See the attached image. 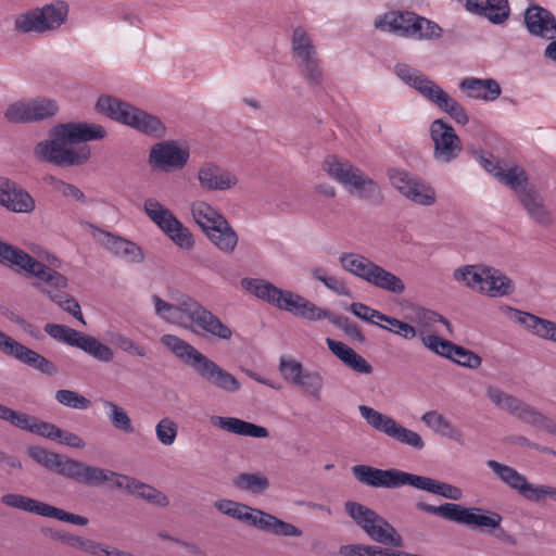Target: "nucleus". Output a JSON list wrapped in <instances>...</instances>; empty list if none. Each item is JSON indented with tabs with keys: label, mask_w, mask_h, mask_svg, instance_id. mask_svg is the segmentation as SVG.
Returning <instances> with one entry per match:
<instances>
[{
	"label": "nucleus",
	"mask_w": 556,
	"mask_h": 556,
	"mask_svg": "<svg viewBox=\"0 0 556 556\" xmlns=\"http://www.w3.org/2000/svg\"><path fill=\"white\" fill-rule=\"evenodd\" d=\"M31 253L35 256L0 238V263L36 278L33 285L35 288L86 325L79 303L63 292L68 286V279L59 271L62 261L40 248H33Z\"/></svg>",
	"instance_id": "nucleus-1"
},
{
	"label": "nucleus",
	"mask_w": 556,
	"mask_h": 556,
	"mask_svg": "<svg viewBox=\"0 0 556 556\" xmlns=\"http://www.w3.org/2000/svg\"><path fill=\"white\" fill-rule=\"evenodd\" d=\"M106 129L97 123H66L54 126L47 139L34 147V156L41 162L56 166H77L86 163L90 156L87 141L102 140Z\"/></svg>",
	"instance_id": "nucleus-2"
},
{
	"label": "nucleus",
	"mask_w": 556,
	"mask_h": 556,
	"mask_svg": "<svg viewBox=\"0 0 556 556\" xmlns=\"http://www.w3.org/2000/svg\"><path fill=\"white\" fill-rule=\"evenodd\" d=\"M151 302L154 314L168 324L193 333L202 332L222 341H229L232 338L233 332L229 326L198 300L187 294L180 295L173 303L154 294Z\"/></svg>",
	"instance_id": "nucleus-3"
},
{
	"label": "nucleus",
	"mask_w": 556,
	"mask_h": 556,
	"mask_svg": "<svg viewBox=\"0 0 556 556\" xmlns=\"http://www.w3.org/2000/svg\"><path fill=\"white\" fill-rule=\"evenodd\" d=\"M161 343L182 363L191 367L206 383L225 393L241 390V382L228 370L175 334H164Z\"/></svg>",
	"instance_id": "nucleus-4"
},
{
	"label": "nucleus",
	"mask_w": 556,
	"mask_h": 556,
	"mask_svg": "<svg viewBox=\"0 0 556 556\" xmlns=\"http://www.w3.org/2000/svg\"><path fill=\"white\" fill-rule=\"evenodd\" d=\"M240 285L243 290L255 298L301 318L316 321L329 316L327 309L317 306L298 293L279 289L265 279L243 278Z\"/></svg>",
	"instance_id": "nucleus-5"
},
{
	"label": "nucleus",
	"mask_w": 556,
	"mask_h": 556,
	"mask_svg": "<svg viewBox=\"0 0 556 556\" xmlns=\"http://www.w3.org/2000/svg\"><path fill=\"white\" fill-rule=\"evenodd\" d=\"M240 285L243 290L255 298L301 318L316 321L329 316L327 309L317 306L298 293L279 289L265 279L243 278Z\"/></svg>",
	"instance_id": "nucleus-6"
},
{
	"label": "nucleus",
	"mask_w": 556,
	"mask_h": 556,
	"mask_svg": "<svg viewBox=\"0 0 556 556\" xmlns=\"http://www.w3.org/2000/svg\"><path fill=\"white\" fill-rule=\"evenodd\" d=\"M394 72L402 81L416 89L426 100L450 115L457 124H468L469 116L466 109L432 79L407 64L395 65Z\"/></svg>",
	"instance_id": "nucleus-7"
},
{
	"label": "nucleus",
	"mask_w": 556,
	"mask_h": 556,
	"mask_svg": "<svg viewBox=\"0 0 556 556\" xmlns=\"http://www.w3.org/2000/svg\"><path fill=\"white\" fill-rule=\"evenodd\" d=\"M338 260L340 266L346 273L378 289L396 295L405 292V283L399 276L376 264L363 254L343 252L339 255Z\"/></svg>",
	"instance_id": "nucleus-8"
},
{
	"label": "nucleus",
	"mask_w": 556,
	"mask_h": 556,
	"mask_svg": "<svg viewBox=\"0 0 556 556\" xmlns=\"http://www.w3.org/2000/svg\"><path fill=\"white\" fill-rule=\"evenodd\" d=\"M68 13V4L63 0L28 9L15 15L14 30L24 35H51L67 22Z\"/></svg>",
	"instance_id": "nucleus-9"
},
{
	"label": "nucleus",
	"mask_w": 556,
	"mask_h": 556,
	"mask_svg": "<svg viewBox=\"0 0 556 556\" xmlns=\"http://www.w3.org/2000/svg\"><path fill=\"white\" fill-rule=\"evenodd\" d=\"M323 170L354 197L375 200L380 197V188L376 181L365 175L350 161L328 155L321 163Z\"/></svg>",
	"instance_id": "nucleus-10"
},
{
	"label": "nucleus",
	"mask_w": 556,
	"mask_h": 556,
	"mask_svg": "<svg viewBox=\"0 0 556 556\" xmlns=\"http://www.w3.org/2000/svg\"><path fill=\"white\" fill-rule=\"evenodd\" d=\"M344 509L355 525L374 542L394 547L403 546L402 535L374 509L353 501L346 502Z\"/></svg>",
	"instance_id": "nucleus-11"
},
{
	"label": "nucleus",
	"mask_w": 556,
	"mask_h": 556,
	"mask_svg": "<svg viewBox=\"0 0 556 556\" xmlns=\"http://www.w3.org/2000/svg\"><path fill=\"white\" fill-rule=\"evenodd\" d=\"M417 508L446 520L468 527L496 529L502 523V516L496 511L483 510L479 507H465L455 503H444L433 506L427 503H417Z\"/></svg>",
	"instance_id": "nucleus-12"
},
{
	"label": "nucleus",
	"mask_w": 556,
	"mask_h": 556,
	"mask_svg": "<svg viewBox=\"0 0 556 556\" xmlns=\"http://www.w3.org/2000/svg\"><path fill=\"white\" fill-rule=\"evenodd\" d=\"M486 466L509 489L516 491L521 497L531 503L556 502V486L544 483H532L528 478L511 466L490 459Z\"/></svg>",
	"instance_id": "nucleus-13"
},
{
	"label": "nucleus",
	"mask_w": 556,
	"mask_h": 556,
	"mask_svg": "<svg viewBox=\"0 0 556 556\" xmlns=\"http://www.w3.org/2000/svg\"><path fill=\"white\" fill-rule=\"evenodd\" d=\"M147 216L181 250L190 251L195 245V239L176 215L155 198L143 202Z\"/></svg>",
	"instance_id": "nucleus-14"
},
{
	"label": "nucleus",
	"mask_w": 556,
	"mask_h": 556,
	"mask_svg": "<svg viewBox=\"0 0 556 556\" xmlns=\"http://www.w3.org/2000/svg\"><path fill=\"white\" fill-rule=\"evenodd\" d=\"M358 412L370 428L386 434L395 442L417 451L425 447V441L418 432L404 427L393 417L367 405H359Z\"/></svg>",
	"instance_id": "nucleus-15"
},
{
	"label": "nucleus",
	"mask_w": 556,
	"mask_h": 556,
	"mask_svg": "<svg viewBox=\"0 0 556 556\" xmlns=\"http://www.w3.org/2000/svg\"><path fill=\"white\" fill-rule=\"evenodd\" d=\"M45 332L59 342L80 349L98 362L111 363L115 358V352L111 346L68 326L47 324Z\"/></svg>",
	"instance_id": "nucleus-16"
},
{
	"label": "nucleus",
	"mask_w": 556,
	"mask_h": 556,
	"mask_svg": "<svg viewBox=\"0 0 556 556\" xmlns=\"http://www.w3.org/2000/svg\"><path fill=\"white\" fill-rule=\"evenodd\" d=\"M191 156L190 147L181 140H162L151 146L149 166L159 173H174L184 169Z\"/></svg>",
	"instance_id": "nucleus-17"
},
{
	"label": "nucleus",
	"mask_w": 556,
	"mask_h": 556,
	"mask_svg": "<svg viewBox=\"0 0 556 556\" xmlns=\"http://www.w3.org/2000/svg\"><path fill=\"white\" fill-rule=\"evenodd\" d=\"M291 53L302 76L313 85L320 83L323 72L317 56V49L308 31L298 26L291 36Z\"/></svg>",
	"instance_id": "nucleus-18"
},
{
	"label": "nucleus",
	"mask_w": 556,
	"mask_h": 556,
	"mask_svg": "<svg viewBox=\"0 0 556 556\" xmlns=\"http://www.w3.org/2000/svg\"><path fill=\"white\" fill-rule=\"evenodd\" d=\"M59 112L56 100L47 97L25 98L11 102L3 112L13 124L36 123L53 117Z\"/></svg>",
	"instance_id": "nucleus-19"
},
{
	"label": "nucleus",
	"mask_w": 556,
	"mask_h": 556,
	"mask_svg": "<svg viewBox=\"0 0 556 556\" xmlns=\"http://www.w3.org/2000/svg\"><path fill=\"white\" fill-rule=\"evenodd\" d=\"M279 371L287 382L299 388L305 396L317 402L321 400L325 378L319 371L305 369L301 362L290 356L280 357Z\"/></svg>",
	"instance_id": "nucleus-20"
},
{
	"label": "nucleus",
	"mask_w": 556,
	"mask_h": 556,
	"mask_svg": "<svg viewBox=\"0 0 556 556\" xmlns=\"http://www.w3.org/2000/svg\"><path fill=\"white\" fill-rule=\"evenodd\" d=\"M388 176L392 187L413 204L429 207L437 203L435 189L417 175L392 168L388 172Z\"/></svg>",
	"instance_id": "nucleus-21"
},
{
	"label": "nucleus",
	"mask_w": 556,
	"mask_h": 556,
	"mask_svg": "<svg viewBox=\"0 0 556 556\" xmlns=\"http://www.w3.org/2000/svg\"><path fill=\"white\" fill-rule=\"evenodd\" d=\"M230 517L278 536L300 538L303 535V531L294 525L242 503L235 502Z\"/></svg>",
	"instance_id": "nucleus-22"
},
{
	"label": "nucleus",
	"mask_w": 556,
	"mask_h": 556,
	"mask_svg": "<svg viewBox=\"0 0 556 556\" xmlns=\"http://www.w3.org/2000/svg\"><path fill=\"white\" fill-rule=\"evenodd\" d=\"M86 227L96 242L121 261L132 265L144 262V252L134 241L100 229L92 224H87Z\"/></svg>",
	"instance_id": "nucleus-23"
},
{
	"label": "nucleus",
	"mask_w": 556,
	"mask_h": 556,
	"mask_svg": "<svg viewBox=\"0 0 556 556\" xmlns=\"http://www.w3.org/2000/svg\"><path fill=\"white\" fill-rule=\"evenodd\" d=\"M430 137L433 143V159L440 164H448L456 160L463 150L460 138L443 119H434L431 123Z\"/></svg>",
	"instance_id": "nucleus-24"
},
{
	"label": "nucleus",
	"mask_w": 556,
	"mask_h": 556,
	"mask_svg": "<svg viewBox=\"0 0 556 556\" xmlns=\"http://www.w3.org/2000/svg\"><path fill=\"white\" fill-rule=\"evenodd\" d=\"M353 476L371 488L399 489L410 484L412 473L400 469H379L367 465L352 467Z\"/></svg>",
	"instance_id": "nucleus-25"
},
{
	"label": "nucleus",
	"mask_w": 556,
	"mask_h": 556,
	"mask_svg": "<svg viewBox=\"0 0 556 556\" xmlns=\"http://www.w3.org/2000/svg\"><path fill=\"white\" fill-rule=\"evenodd\" d=\"M197 180L200 188L206 192L228 191L237 188L240 182L237 174L214 161H205L200 164Z\"/></svg>",
	"instance_id": "nucleus-26"
},
{
	"label": "nucleus",
	"mask_w": 556,
	"mask_h": 556,
	"mask_svg": "<svg viewBox=\"0 0 556 556\" xmlns=\"http://www.w3.org/2000/svg\"><path fill=\"white\" fill-rule=\"evenodd\" d=\"M0 351L23 364L31 366L42 374L55 375L56 366L39 353L28 349L0 330Z\"/></svg>",
	"instance_id": "nucleus-27"
},
{
	"label": "nucleus",
	"mask_w": 556,
	"mask_h": 556,
	"mask_svg": "<svg viewBox=\"0 0 556 556\" xmlns=\"http://www.w3.org/2000/svg\"><path fill=\"white\" fill-rule=\"evenodd\" d=\"M425 348L466 368L477 369L482 364L478 354L443 338H426Z\"/></svg>",
	"instance_id": "nucleus-28"
},
{
	"label": "nucleus",
	"mask_w": 556,
	"mask_h": 556,
	"mask_svg": "<svg viewBox=\"0 0 556 556\" xmlns=\"http://www.w3.org/2000/svg\"><path fill=\"white\" fill-rule=\"evenodd\" d=\"M0 205L10 212L21 214H30L36 208L31 194L7 177H0Z\"/></svg>",
	"instance_id": "nucleus-29"
},
{
	"label": "nucleus",
	"mask_w": 556,
	"mask_h": 556,
	"mask_svg": "<svg viewBox=\"0 0 556 556\" xmlns=\"http://www.w3.org/2000/svg\"><path fill=\"white\" fill-rule=\"evenodd\" d=\"M526 29L531 36L552 40L556 38V17L547 9L539 5H529L523 14Z\"/></svg>",
	"instance_id": "nucleus-30"
},
{
	"label": "nucleus",
	"mask_w": 556,
	"mask_h": 556,
	"mask_svg": "<svg viewBox=\"0 0 556 556\" xmlns=\"http://www.w3.org/2000/svg\"><path fill=\"white\" fill-rule=\"evenodd\" d=\"M122 125L153 138H163L167 134V128L159 116L130 103L125 112Z\"/></svg>",
	"instance_id": "nucleus-31"
},
{
	"label": "nucleus",
	"mask_w": 556,
	"mask_h": 556,
	"mask_svg": "<svg viewBox=\"0 0 556 556\" xmlns=\"http://www.w3.org/2000/svg\"><path fill=\"white\" fill-rule=\"evenodd\" d=\"M503 311L513 323L523 327L532 334L543 340L556 342V323L511 306H504Z\"/></svg>",
	"instance_id": "nucleus-32"
},
{
	"label": "nucleus",
	"mask_w": 556,
	"mask_h": 556,
	"mask_svg": "<svg viewBox=\"0 0 556 556\" xmlns=\"http://www.w3.org/2000/svg\"><path fill=\"white\" fill-rule=\"evenodd\" d=\"M65 477L77 480L88 485H101L104 483H113L116 485L118 475L109 469L90 466L86 463L71 459L68 468H65Z\"/></svg>",
	"instance_id": "nucleus-33"
},
{
	"label": "nucleus",
	"mask_w": 556,
	"mask_h": 556,
	"mask_svg": "<svg viewBox=\"0 0 556 556\" xmlns=\"http://www.w3.org/2000/svg\"><path fill=\"white\" fill-rule=\"evenodd\" d=\"M0 419L21 430L29 431L41 437H52L59 432L55 425L42 421L35 416L14 410L2 404H0Z\"/></svg>",
	"instance_id": "nucleus-34"
},
{
	"label": "nucleus",
	"mask_w": 556,
	"mask_h": 556,
	"mask_svg": "<svg viewBox=\"0 0 556 556\" xmlns=\"http://www.w3.org/2000/svg\"><path fill=\"white\" fill-rule=\"evenodd\" d=\"M458 88L467 99L484 102H493L502 93L500 84L493 78L465 77Z\"/></svg>",
	"instance_id": "nucleus-35"
},
{
	"label": "nucleus",
	"mask_w": 556,
	"mask_h": 556,
	"mask_svg": "<svg viewBox=\"0 0 556 556\" xmlns=\"http://www.w3.org/2000/svg\"><path fill=\"white\" fill-rule=\"evenodd\" d=\"M485 396L495 408L514 416L520 422L530 406L521 399L494 384L485 387Z\"/></svg>",
	"instance_id": "nucleus-36"
},
{
	"label": "nucleus",
	"mask_w": 556,
	"mask_h": 556,
	"mask_svg": "<svg viewBox=\"0 0 556 556\" xmlns=\"http://www.w3.org/2000/svg\"><path fill=\"white\" fill-rule=\"evenodd\" d=\"M415 13L409 11H388L378 15L374 22L377 29L409 38Z\"/></svg>",
	"instance_id": "nucleus-37"
},
{
	"label": "nucleus",
	"mask_w": 556,
	"mask_h": 556,
	"mask_svg": "<svg viewBox=\"0 0 556 556\" xmlns=\"http://www.w3.org/2000/svg\"><path fill=\"white\" fill-rule=\"evenodd\" d=\"M210 421L215 428L241 437L264 439L269 435L265 427L237 417L212 416Z\"/></svg>",
	"instance_id": "nucleus-38"
},
{
	"label": "nucleus",
	"mask_w": 556,
	"mask_h": 556,
	"mask_svg": "<svg viewBox=\"0 0 556 556\" xmlns=\"http://www.w3.org/2000/svg\"><path fill=\"white\" fill-rule=\"evenodd\" d=\"M518 200L535 224L542 227H548L553 224L552 213L545 205L544 199L534 187L521 193Z\"/></svg>",
	"instance_id": "nucleus-39"
},
{
	"label": "nucleus",
	"mask_w": 556,
	"mask_h": 556,
	"mask_svg": "<svg viewBox=\"0 0 556 556\" xmlns=\"http://www.w3.org/2000/svg\"><path fill=\"white\" fill-rule=\"evenodd\" d=\"M409 485L454 502L462 501L464 498V492L460 488L425 476L412 473Z\"/></svg>",
	"instance_id": "nucleus-40"
},
{
	"label": "nucleus",
	"mask_w": 556,
	"mask_h": 556,
	"mask_svg": "<svg viewBox=\"0 0 556 556\" xmlns=\"http://www.w3.org/2000/svg\"><path fill=\"white\" fill-rule=\"evenodd\" d=\"M516 290L514 280L498 268L489 266L481 294L489 298H505Z\"/></svg>",
	"instance_id": "nucleus-41"
},
{
	"label": "nucleus",
	"mask_w": 556,
	"mask_h": 556,
	"mask_svg": "<svg viewBox=\"0 0 556 556\" xmlns=\"http://www.w3.org/2000/svg\"><path fill=\"white\" fill-rule=\"evenodd\" d=\"M416 318L417 326L415 328L417 329V337L424 346L426 338H441L439 336V325H443L446 328L448 334L453 333V327L451 323L435 312L419 309Z\"/></svg>",
	"instance_id": "nucleus-42"
},
{
	"label": "nucleus",
	"mask_w": 556,
	"mask_h": 556,
	"mask_svg": "<svg viewBox=\"0 0 556 556\" xmlns=\"http://www.w3.org/2000/svg\"><path fill=\"white\" fill-rule=\"evenodd\" d=\"M204 235L217 250L227 255L232 254L239 243V236L227 218Z\"/></svg>",
	"instance_id": "nucleus-43"
},
{
	"label": "nucleus",
	"mask_w": 556,
	"mask_h": 556,
	"mask_svg": "<svg viewBox=\"0 0 556 556\" xmlns=\"http://www.w3.org/2000/svg\"><path fill=\"white\" fill-rule=\"evenodd\" d=\"M124 480L125 482H117L116 486L125 488L131 495L154 506L166 507L169 505L168 496L154 486L127 477H124Z\"/></svg>",
	"instance_id": "nucleus-44"
},
{
	"label": "nucleus",
	"mask_w": 556,
	"mask_h": 556,
	"mask_svg": "<svg viewBox=\"0 0 556 556\" xmlns=\"http://www.w3.org/2000/svg\"><path fill=\"white\" fill-rule=\"evenodd\" d=\"M489 266L482 264L462 265L454 269L453 279L460 286L481 294Z\"/></svg>",
	"instance_id": "nucleus-45"
},
{
	"label": "nucleus",
	"mask_w": 556,
	"mask_h": 556,
	"mask_svg": "<svg viewBox=\"0 0 556 556\" xmlns=\"http://www.w3.org/2000/svg\"><path fill=\"white\" fill-rule=\"evenodd\" d=\"M190 211L193 222L200 227L203 233L226 219L216 207L204 200L193 201L190 205Z\"/></svg>",
	"instance_id": "nucleus-46"
},
{
	"label": "nucleus",
	"mask_w": 556,
	"mask_h": 556,
	"mask_svg": "<svg viewBox=\"0 0 556 556\" xmlns=\"http://www.w3.org/2000/svg\"><path fill=\"white\" fill-rule=\"evenodd\" d=\"M421 421L437 434L458 443L463 442V435L460 431L454 427L448 419H446L437 410L426 412L421 416Z\"/></svg>",
	"instance_id": "nucleus-47"
},
{
	"label": "nucleus",
	"mask_w": 556,
	"mask_h": 556,
	"mask_svg": "<svg viewBox=\"0 0 556 556\" xmlns=\"http://www.w3.org/2000/svg\"><path fill=\"white\" fill-rule=\"evenodd\" d=\"M497 180L514 190L518 199L521 193L529 191L533 187L529 184L528 176L523 168L507 163H505Z\"/></svg>",
	"instance_id": "nucleus-48"
},
{
	"label": "nucleus",
	"mask_w": 556,
	"mask_h": 556,
	"mask_svg": "<svg viewBox=\"0 0 556 556\" xmlns=\"http://www.w3.org/2000/svg\"><path fill=\"white\" fill-rule=\"evenodd\" d=\"M27 454L36 463L65 477V468H68L71 458L50 452L41 446H29Z\"/></svg>",
	"instance_id": "nucleus-49"
},
{
	"label": "nucleus",
	"mask_w": 556,
	"mask_h": 556,
	"mask_svg": "<svg viewBox=\"0 0 556 556\" xmlns=\"http://www.w3.org/2000/svg\"><path fill=\"white\" fill-rule=\"evenodd\" d=\"M1 503L8 507L45 517L48 504L22 494L7 493L1 496Z\"/></svg>",
	"instance_id": "nucleus-50"
},
{
	"label": "nucleus",
	"mask_w": 556,
	"mask_h": 556,
	"mask_svg": "<svg viewBox=\"0 0 556 556\" xmlns=\"http://www.w3.org/2000/svg\"><path fill=\"white\" fill-rule=\"evenodd\" d=\"M51 538L71 548H78L93 556H98L100 554V548H102V544L97 541L66 531H54L51 534Z\"/></svg>",
	"instance_id": "nucleus-51"
},
{
	"label": "nucleus",
	"mask_w": 556,
	"mask_h": 556,
	"mask_svg": "<svg viewBox=\"0 0 556 556\" xmlns=\"http://www.w3.org/2000/svg\"><path fill=\"white\" fill-rule=\"evenodd\" d=\"M102 405L112 427L124 433H134L135 427L127 410L117 403L103 400Z\"/></svg>",
	"instance_id": "nucleus-52"
},
{
	"label": "nucleus",
	"mask_w": 556,
	"mask_h": 556,
	"mask_svg": "<svg viewBox=\"0 0 556 556\" xmlns=\"http://www.w3.org/2000/svg\"><path fill=\"white\" fill-rule=\"evenodd\" d=\"M129 103L118 98L102 94L98 98L94 109L98 113L105 115L112 121L122 124Z\"/></svg>",
	"instance_id": "nucleus-53"
},
{
	"label": "nucleus",
	"mask_w": 556,
	"mask_h": 556,
	"mask_svg": "<svg viewBox=\"0 0 556 556\" xmlns=\"http://www.w3.org/2000/svg\"><path fill=\"white\" fill-rule=\"evenodd\" d=\"M312 277L323 283L328 290L339 296H352V291L343 278L330 275L326 268L315 267L311 271Z\"/></svg>",
	"instance_id": "nucleus-54"
},
{
	"label": "nucleus",
	"mask_w": 556,
	"mask_h": 556,
	"mask_svg": "<svg viewBox=\"0 0 556 556\" xmlns=\"http://www.w3.org/2000/svg\"><path fill=\"white\" fill-rule=\"evenodd\" d=\"M442 35L443 29L438 23L415 14L409 38L416 40H435L440 39Z\"/></svg>",
	"instance_id": "nucleus-55"
},
{
	"label": "nucleus",
	"mask_w": 556,
	"mask_h": 556,
	"mask_svg": "<svg viewBox=\"0 0 556 556\" xmlns=\"http://www.w3.org/2000/svg\"><path fill=\"white\" fill-rule=\"evenodd\" d=\"M235 485L243 491L261 493L268 489V479L260 472L240 473L233 480Z\"/></svg>",
	"instance_id": "nucleus-56"
},
{
	"label": "nucleus",
	"mask_w": 556,
	"mask_h": 556,
	"mask_svg": "<svg viewBox=\"0 0 556 556\" xmlns=\"http://www.w3.org/2000/svg\"><path fill=\"white\" fill-rule=\"evenodd\" d=\"M155 437L160 444L172 446L178 437V424L170 417L161 418L155 425Z\"/></svg>",
	"instance_id": "nucleus-57"
},
{
	"label": "nucleus",
	"mask_w": 556,
	"mask_h": 556,
	"mask_svg": "<svg viewBox=\"0 0 556 556\" xmlns=\"http://www.w3.org/2000/svg\"><path fill=\"white\" fill-rule=\"evenodd\" d=\"M521 422L531 427L539 428L549 434L556 435V421L545 416L531 405L525 414Z\"/></svg>",
	"instance_id": "nucleus-58"
},
{
	"label": "nucleus",
	"mask_w": 556,
	"mask_h": 556,
	"mask_svg": "<svg viewBox=\"0 0 556 556\" xmlns=\"http://www.w3.org/2000/svg\"><path fill=\"white\" fill-rule=\"evenodd\" d=\"M379 326L406 340H413L417 337V329L414 326L384 314H382Z\"/></svg>",
	"instance_id": "nucleus-59"
},
{
	"label": "nucleus",
	"mask_w": 556,
	"mask_h": 556,
	"mask_svg": "<svg viewBox=\"0 0 556 556\" xmlns=\"http://www.w3.org/2000/svg\"><path fill=\"white\" fill-rule=\"evenodd\" d=\"M484 17L493 24H503L509 17L508 0H485Z\"/></svg>",
	"instance_id": "nucleus-60"
},
{
	"label": "nucleus",
	"mask_w": 556,
	"mask_h": 556,
	"mask_svg": "<svg viewBox=\"0 0 556 556\" xmlns=\"http://www.w3.org/2000/svg\"><path fill=\"white\" fill-rule=\"evenodd\" d=\"M45 180L54 191L59 192L60 194L67 199L75 201L85 200L84 193L74 185L67 184L51 175L47 176Z\"/></svg>",
	"instance_id": "nucleus-61"
},
{
	"label": "nucleus",
	"mask_w": 556,
	"mask_h": 556,
	"mask_svg": "<svg viewBox=\"0 0 556 556\" xmlns=\"http://www.w3.org/2000/svg\"><path fill=\"white\" fill-rule=\"evenodd\" d=\"M55 400L60 404L74 409H87L91 405V402L88 399L72 390L56 391Z\"/></svg>",
	"instance_id": "nucleus-62"
},
{
	"label": "nucleus",
	"mask_w": 556,
	"mask_h": 556,
	"mask_svg": "<svg viewBox=\"0 0 556 556\" xmlns=\"http://www.w3.org/2000/svg\"><path fill=\"white\" fill-rule=\"evenodd\" d=\"M45 517L53 518L63 522H68L80 527L87 526L89 522V519L85 516L66 511L50 504H48Z\"/></svg>",
	"instance_id": "nucleus-63"
},
{
	"label": "nucleus",
	"mask_w": 556,
	"mask_h": 556,
	"mask_svg": "<svg viewBox=\"0 0 556 556\" xmlns=\"http://www.w3.org/2000/svg\"><path fill=\"white\" fill-rule=\"evenodd\" d=\"M111 340L116 344V346L125 353L134 354L139 357H144L147 355V350L144 346L136 343L130 338L126 337L123 333H112Z\"/></svg>",
	"instance_id": "nucleus-64"
}]
</instances>
